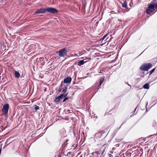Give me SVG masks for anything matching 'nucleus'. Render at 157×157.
Returning a JSON list of instances; mask_svg holds the SVG:
<instances>
[{"label": "nucleus", "instance_id": "obj_11", "mask_svg": "<svg viewBox=\"0 0 157 157\" xmlns=\"http://www.w3.org/2000/svg\"><path fill=\"white\" fill-rule=\"evenodd\" d=\"M104 79V77H102L100 79V84L98 86H101V84L103 82Z\"/></svg>", "mask_w": 157, "mask_h": 157}, {"label": "nucleus", "instance_id": "obj_4", "mask_svg": "<svg viewBox=\"0 0 157 157\" xmlns=\"http://www.w3.org/2000/svg\"><path fill=\"white\" fill-rule=\"evenodd\" d=\"M9 106L8 104L5 105L3 106L2 112L3 115H6L8 112Z\"/></svg>", "mask_w": 157, "mask_h": 157}, {"label": "nucleus", "instance_id": "obj_25", "mask_svg": "<svg viewBox=\"0 0 157 157\" xmlns=\"http://www.w3.org/2000/svg\"><path fill=\"white\" fill-rule=\"evenodd\" d=\"M100 73H102L101 72H100Z\"/></svg>", "mask_w": 157, "mask_h": 157}, {"label": "nucleus", "instance_id": "obj_23", "mask_svg": "<svg viewBox=\"0 0 157 157\" xmlns=\"http://www.w3.org/2000/svg\"><path fill=\"white\" fill-rule=\"evenodd\" d=\"M43 58L42 57H40V60H42Z\"/></svg>", "mask_w": 157, "mask_h": 157}, {"label": "nucleus", "instance_id": "obj_21", "mask_svg": "<svg viewBox=\"0 0 157 157\" xmlns=\"http://www.w3.org/2000/svg\"><path fill=\"white\" fill-rule=\"evenodd\" d=\"M108 155L109 156V157H113V155L111 154H108Z\"/></svg>", "mask_w": 157, "mask_h": 157}, {"label": "nucleus", "instance_id": "obj_9", "mask_svg": "<svg viewBox=\"0 0 157 157\" xmlns=\"http://www.w3.org/2000/svg\"><path fill=\"white\" fill-rule=\"evenodd\" d=\"M14 75L15 77L19 78L20 76V75L17 71H14Z\"/></svg>", "mask_w": 157, "mask_h": 157}, {"label": "nucleus", "instance_id": "obj_12", "mask_svg": "<svg viewBox=\"0 0 157 157\" xmlns=\"http://www.w3.org/2000/svg\"><path fill=\"white\" fill-rule=\"evenodd\" d=\"M84 63V60H81L78 62V65L80 66L83 64Z\"/></svg>", "mask_w": 157, "mask_h": 157}, {"label": "nucleus", "instance_id": "obj_17", "mask_svg": "<svg viewBox=\"0 0 157 157\" xmlns=\"http://www.w3.org/2000/svg\"><path fill=\"white\" fill-rule=\"evenodd\" d=\"M155 69V68H154V69H152V70H151L149 72H150V75L154 71Z\"/></svg>", "mask_w": 157, "mask_h": 157}, {"label": "nucleus", "instance_id": "obj_10", "mask_svg": "<svg viewBox=\"0 0 157 157\" xmlns=\"http://www.w3.org/2000/svg\"><path fill=\"white\" fill-rule=\"evenodd\" d=\"M143 87L144 89H149V84L147 83H146L143 85Z\"/></svg>", "mask_w": 157, "mask_h": 157}, {"label": "nucleus", "instance_id": "obj_2", "mask_svg": "<svg viewBox=\"0 0 157 157\" xmlns=\"http://www.w3.org/2000/svg\"><path fill=\"white\" fill-rule=\"evenodd\" d=\"M67 51L66 48H63L57 52V53H59V55L60 57H65L67 56Z\"/></svg>", "mask_w": 157, "mask_h": 157}, {"label": "nucleus", "instance_id": "obj_19", "mask_svg": "<svg viewBox=\"0 0 157 157\" xmlns=\"http://www.w3.org/2000/svg\"><path fill=\"white\" fill-rule=\"evenodd\" d=\"M154 9H156L157 8V3H155L154 4Z\"/></svg>", "mask_w": 157, "mask_h": 157}, {"label": "nucleus", "instance_id": "obj_20", "mask_svg": "<svg viewBox=\"0 0 157 157\" xmlns=\"http://www.w3.org/2000/svg\"><path fill=\"white\" fill-rule=\"evenodd\" d=\"M65 98L63 99V102H64L65 101L67 100V99H68V98Z\"/></svg>", "mask_w": 157, "mask_h": 157}, {"label": "nucleus", "instance_id": "obj_1", "mask_svg": "<svg viewBox=\"0 0 157 157\" xmlns=\"http://www.w3.org/2000/svg\"><path fill=\"white\" fill-rule=\"evenodd\" d=\"M152 64L151 63H145L140 67V69L141 71H147L152 67Z\"/></svg>", "mask_w": 157, "mask_h": 157}, {"label": "nucleus", "instance_id": "obj_3", "mask_svg": "<svg viewBox=\"0 0 157 157\" xmlns=\"http://www.w3.org/2000/svg\"><path fill=\"white\" fill-rule=\"evenodd\" d=\"M154 4L150 5L146 9V12L147 14H149L155 10Z\"/></svg>", "mask_w": 157, "mask_h": 157}, {"label": "nucleus", "instance_id": "obj_13", "mask_svg": "<svg viewBox=\"0 0 157 157\" xmlns=\"http://www.w3.org/2000/svg\"><path fill=\"white\" fill-rule=\"evenodd\" d=\"M33 109H34L35 110H37L39 109V107L35 105L33 106Z\"/></svg>", "mask_w": 157, "mask_h": 157}, {"label": "nucleus", "instance_id": "obj_7", "mask_svg": "<svg viewBox=\"0 0 157 157\" xmlns=\"http://www.w3.org/2000/svg\"><path fill=\"white\" fill-rule=\"evenodd\" d=\"M63 96L61 94L59 96L56 97L55 99V102L57 103H59L61 99L63 98Z\"/></svg>", "mask_w": 157, "mask_h": 157}, {"label": "nucleus", "instance_id": "obj_15", "mask_svg": "<svg viewBox=\"0 0 157 157\" xmlns=\"http://www.w3.org/2000/svg\"><path fill=\"white\" fill-rule=\"evenodd\" d=\"M122 6L123 7H126L127 6L126 3V2H124L122 4Z\"/></svg>", "mask_w": 157, "mask_h": 157}, {"label": "nucleus", "instance_id": "obj_16", "mask_svg": "<svg viewBox=\"0 0 157 157\" xmlns=\"http://www.w3.org/2000/svg\"><path fill=\"white\" fill-rule=\"evenodd\" d=\"M67 94H68V93H67L65 94H61V95H62L63 96V98H66V97L67 96Z\"/></svg>", "mask_w": 157, "mask_h": 157}, {"label": "nucleus", "instance_id": "obj_18", "mask_svg": "<svg viewBox=\"0 0 157 157\" xmlns=\"http://www.w3.org/2000/svg\"><path fill=\"white\" fill-rule=\"evenodd\" d=\"M107 36V35H105L101 38V40H104L105 38Z\"/></svg>", "mask_w": 157, "mask_h": 157}, {"label": "nucleus", "instance_id": "obj_8", "mask_svg": "<svg viewBox=\"0 0 157 157\" xmlns=\"http://www.w3.org/2000/svg\"><path fill=\"white\" fill-rule=\"evenodd\" d=\"M71 78L70 77H68L64 79L63 82L64 83H70L71 81Z\"/></svg>", "mask_w": 157, "mask_h": 157}, {"label": "nucleus", "instance_id": "obj_14", "mask_svg": "<svg viewBox=\"0 0 157 157\" xmlns=\"http://www.w3.org/2000/svg\"><path fill=\"white\" fill-rule=\"evenodd\" d=\"M66 90H67V88H65L61 89L60 90V91H62V92H63L64 93L65 92H66Z\"/></svg>", "mask_w": 157, "mask_h": 157}, {"label": "nucleus", "instance_id": "obj_6", "mask_svg": "<svg viewBox=\"0 0 157 157\" xmlns=\"http://www.w3.org/2000/svg\"><path fill=\"white\" fill-rule=\"evenodd\" d=\"M46 11V9H40L35 12V14L38 13H44Z\"/></svg>", "mask_w": 157, "mask_h": 157}, {"label": "nucleus", "instance_id": "obj_5", "mask_svg": "<svg viewBox=\"0 0 157 157\" xmlns=\"http://www.w3.org/2000/svg\"><path fill=\"white\" fill-rule=\"evenodd\" d=\"M46 11L52 13H56L58 12L57 10L55 8L49 7L46 9Z\"/></svg>", "mask_w": 157, "mask_h": 157}, {"label": "nucleus", "instance_id": "obj_26", "mask_svg": "<svg viewBox=\"0 0 157 157\" xmlns=\"http://www.w3.org/2000/svg\"><path fill=\"white\" fill-rule=\"evenodd\" d=\"M136 109H135V110Z\"/></svg>", "mask_w": 157, "mask_h": 157}, {"label": "nucleus", "instance_id": "obj_24", "mask_svg": "<svg viewBox=\"0 0 157 157\" xmlns=\"http://www.w3.org/2000/svg\"><path fill=\"white\" fill-rule=\"evenodd\" d=\"M1 149H0V154H1Z\"/></svg>", "mask_w": 157, "mask_h": 157}, {"label": "nucleus", "instance_id": "obj_22", "mask_svg": "<svg viewBox=\"0 0 157 157\" xmlns=\"http://www.w3.org/2000/svg\"><path fill=\"white\" fill-rule=\"evenodd\" d=\"M84 60V63H85L87 62V61H86L85 59H84L83 60Z\"/></svg>", "mask_w": 157, "mask_h": 157}]
</instances>
